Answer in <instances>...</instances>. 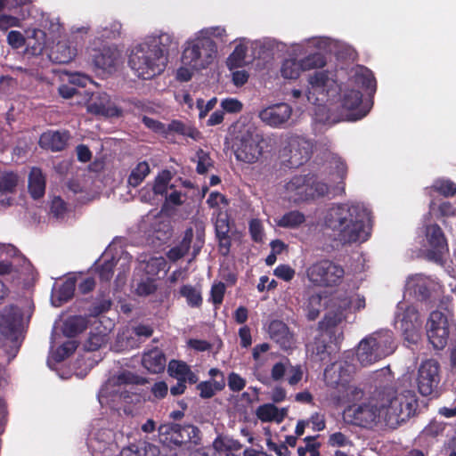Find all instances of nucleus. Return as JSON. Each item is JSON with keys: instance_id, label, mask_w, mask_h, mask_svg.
<instances>
[{"instance_id": "obj_1", "label": "nucleus", "mask_w": 456, "mask_h": 456, "mask_svg": "<svg viewBox=\"0 0 456 456\" xmlns=\"http://www.w3.org/2000/svg\"><path fill=\"white\" fill-rule=\"evenodd\" d=\"M370 213L359 205L339 204L329 210L325 225L342 245L366 241L370 236Z\"/></svg>"}, {"instance_id": "obj_2", "label": "nucleus", "mask_w": 456, "mask_h": 456, "mask_svg": "<svg viewBox=\"0 0 456 456\" xmlns=\"http://www.w3.org/2000/svg\"><path fill=\"white\" fill-rule=\"evenodd\" d=\"M379 395L381 396L383 420L392 428L413 416L419 405L416 394L411 390L396 395L393 388H384Z\"/></svg>"}, {"instance_id": "obj_3", "label": "nucleus", "mask_w": 456, "mask_h": 456, "mask_svg": "<svg viewBox=\"0 0 456 456\" xmlns=\"http://www.w3.org/2000/svg\"><path fill=\"white\" fill-rule=\"evenodd\" d=\"M167 61L156 45L143 42L132 50L128 64L138 77L151 79L165 70Z\"/></svg>"}, {"instance_id": "obj_4", "label": "nucleus", "mask_w": 456, "mask_h": 456, "mask_svg": "<svg viewBox=\"0 0 456 456\" xmlns=\"http://www.w3.org/2000/svg\"><path fill=\"white\" fill-rule=\"evenodd\" d=\"M395 349L393 331L380 330L360 342L356 355L360 363L367 366L392 354Z\"/></svg>"}, {"instance_id": "obj_5", "label": "nucleus", "mask_w": 456, "mask_h": 456, "mask_svg": "<svg viewBox=\"0 0 456 456\" xmlns=\"http://www.w3.org/2000/svg\"><path fill=\"white\" fill-rule=\"evenodd\" d=\"M217 53L216 42L208 37H196L186 43L183 51L182 62L194 70L208 68Z\"/></svg>"}, {"instance_id": "obj_6", "label": "nucleus", "mask_w": 456, "mask_h": 456, "mask_svg": "<svg viewBox=\"0 0 456 456\" xmlns=\"http://www.w3.org/2000/svg\"><path fill=\"white\" fill-rule=\"evenodd\" d=\"M344 275V268L329 259L317 261L306 269L307 279L317 287L338 286L341 283Z\"/></svg>"}, {"instance_id": "obj_7", "label": "nucleus", "mask_w": 456, "mask_h": 456, "mask_svg": "<svg viewBox=\"0 0 456 456\" xmlns=\"http://www.w3.org/2000/svg\"><path fill=\"white\" fill-rule=\"evenodd\" d=\"M264 138L255 128L249 127L235 137L233 151L238 160L255 163L263 153Z\"/></svg>"}, {"instance_id": "obj_8", "label": "nucleus", "mask_w": 456, "mask_h": 456, "mask_svg": "<svg viewBox=\"0 0 456 456\" xmlns=\"http://www.w3.org/2000/svg\"><path fill=\"white\" fill-rule=\"evenodd\" d=\"M453 322L441 311L435 310L429 314L426 323V334L428 342L435 350H443L448 345Z\"/></svg>"}, {"instance_id": "obj_9", "label": "nucleus", "mask_w": 456, "mask_h": 456, "mask_svg": "<svg viewBox=\"0 0 456 456\" xmlns=\"http://www.w3.org/2000/svg\"><path fill=\"white\" fill-rule=\"evenodd\" d=\"M158 430L160 442L168 447L181 446L191 442L196 444L200 438V430L193 425L166 423L161 424Z\"/></svg>"}, {"instance_id": "obj_10", "label": "nucleus", "mask_w": 456, "mask_h": 456, "mask_svg": "<svg viewBox=\"0 0 456 456\" xmlns=\"http://www.w3.org/2000/svg\"><path fill=\"white\" fill-rule=\"evenodd\" d=\"M345 416L352 425L362 428L371 427L376 423L377 419H383L381 396L379 395L376 404L368 403L349 406L345 411Z\"/></svg>"}, {"instance_id": "obj_11", "label": "nucleus", "mask_w": 456, "mask_h": 456, "mask_svg": "<svg viewBox=\"0 0 456 456\" xmlns=\"http://www.w3.org/2000/svg\"><path fill=\"white\" fill-rule=\"evenodd\" d=\"M313 153V143L299 135L289 137L287 145L283 149V156L287 157V166L289 168H297L306 163Z\"/></svg>"}, {"instance_id": "obj_12", "label": "nucleus", "mask_w": 456, "mask_h": 456, "mask_svg": "<svg viewBox=\"0 0 456 456\" xmlns=\"http://www.w3.org/2000/svg\"><path fill=\"white\" fill-rule=\"evenodd\" d=\"M440 364L435 359L424 361L419 370L417 384L420 395L428 396L433 394L440 383Z\"/></svg>"}, {"instance_id": "obj_13", "label": "nucleus", "mask_w": 456, "mask_h": 456, "mask_svg": "<svg viewBox=\"0 0 456 456\" xmlns=\"http://www.w3.org/2000/svg\"><path fill=\"white\" fill-rule=\"evenodd\" d=\"M425 235L430 247L427 250V258L436 264L443 262L444 255L448 252V243L442 228L437 224L426 226Z\"/></svg>"}, {"instance_id": "obj_14", "label": "nucleus", "mask_w": 456, "mask_h": 456, "mask_svg": "<svg viewBox=\"0 0 456 456\" xmlns=\"http://www.w3.org/2000/svg\"><path fill=\"white\" fill-rule=\"evenodd\" d=\"M406 288L418 300L428 302L432 300L434 294L438 292L441 286L428 276L414 274L408 278Z\"/></svg>"}, {"instance_id": "obj_15", "label": "nucleus", "mask_w": 456, "mask_h": 456, "mask_svg": "<svg viewBox=\"0 0 456 456\" xmlns=\"http://www.w3.org/2000/svg\"><path fill=\"white\" fill-rule=\"evenodd\" d=\"M292 115V108L284 102L268 106L258 113V118L272 127H281Z\"/></svg>"}, {"instance_id": "obj_16", "label": "nucleus", "mask_w": 456, "mask_h": 456, "mask_svg": "<svg viewBox=\"0 0 456 456\" xmlns=\"http://www.w3.org/2000/svg\"><path fill=\"white\" fill-rule=\"evenodd\" d=\"M310 175H294L286 184L285 191L289 200L294 203H299L311 200V179Z\"/></svg>"}, {"instance_id": "obj_17", "label": "nucleus", "mask_w": 456, "mask_h": 456, "mask_svg": "<svg viewBox=\"0 0 456 456\" xmlns=\"http://www.w3.org/2000/svg\"><path fill=\"white\" fill-rule=\"evenodd\" d=\"M341 107L348 111L349 120H359L370 111V107L362 106V94L359 90L350 89L344 92L341 96Z\"/></svg>"}, {"instance_id": "obj_18", "label": "nucleus", "mask_w": 456, "mask_h": 456, "mask_svg": "<svg viewBox=\"0 0 456 456\" xmlns=\"http://www.w3.org/2000/svg\"><path fill=\"white\" fill-rule=\"evenodd\" d=\"M267 332L270 338L282 350L291 349L295 345L294 333L282 321L273 320L268 325Z\"/></svg>"}, {"instance_id": "obj_19", "label": "nucleus", "mask_w": 456, "mask_h": 456, "mask_svg": "<svg viewBox=\"0 0 456 456\" xmlns=\"http://www.w3.org/2000/svg\"><path fill=\"white\" fill-rule=\"evenodd\" d=\"M88 111L106 118H118L123 114L122 109L112 102L108 94H102L89 103Z\"/></svg>"}, {"instance_id": "obj_20", "label": "nucleus", "mask_w": 456, "mask_h": 456, "mask_svg": "<svg viewBox=\"0 0 456 456\" xmlns=\"http://www.w3.org/2000/svg\"><path fill=\"white\" fill-rule=\"evenodd\" d=\"M69 139L68 131H47L41 134L39 145L52 151H61L66 148Z\"/></svg>"}, {"instance_id": "obj_21", "label": "nucleus", "mask_w": 456, "mask_h": 456, "mask_svg": "<svg viewBox=\"0 0 456 456\" xmlns=\"http://www.w3.org/2000/svg\"><path fill=\"white\" fill-rule=\"evenodd\" d=\"M22 320L20 309L15 305L6 306L0 314V329L4 334H14Z\"/></svg>"}, {"instance_id": "obj_22", "label": "nucleus", "mask_w": 456, "mask_h": 456, "mask_svg": "<svg viewBox=\"0 0 456 456\" xmlns=\"http://www.w3.org/2000/svg\"><path fill=\"white\" fill-rule=\"evenodd\" d=\"M166 356L164 353L159 349H151L142 355V363L145 369L151 373H160L166 367Z\"/></svg>"}, {"instance_id": "obj_23", "label": "nucleus", "mask_w": 456, "mask_h": 456, "mask_svg": "<svg viewBox=\"0 0 456 456\" xmlns=\"http://www.w3.org/2000/svg\"><path fill=\"white\" fill-rule=\"evenodd\" d=\"M118 54L115 49L104 47L93 55V62L98 69L110 70L117 65Z\"/></svg>"}, {"instance_id": "obj_24", "label": "nucleus", "mask_w": 456, "mask_h": 456, "mask_svg": "<svg viewBox=\"0 0 456 456\" xmlns=\"http://www.w3.org/2000/svg\"><path fill=\"white\" fill-rule=\"evenodd\" d=\"M28 191L34 200L41 199L45 192V177L39 167L31 168L28 175Z\"/></svg>"}, {"instance_id": "obj_25", "label": "nucleus", "mask_w": 456, "mask_h": 456, "mask_svg": "<svg viewBox=\"0 0 456 456\" xmlns=\"http://www.w3.org/2000/svg\"><path fill=\"white\" fill-rule=\"evenodd\" d=\"M193 229L192 227L187 228L184 232L182 240L178 245L172 247L167 252V257L171 262H176L179 259L183 258L190 250L191 245L193 239Z\"/></svg>"}, {"instance_id": "obj_26", "label": "nucleus", "mask_w": 456, "mask_h": 456, "mask_svg": "<svg viewBox=\"0 0 456 456\" xmlns=\"http://www.w3.org/2000/svg\"><path fill=\"white\" fill-rule=\"evenodd\" d=\"M172 133L190 137L194 141H199L201 137L200 132L196 127L187 125L178 119L172 120L166 126L165 138H168V135Z\"/></svg>"}, {"instance_id": "obj_27", "label": "nucleus", "mask_w": 456, "mask_h": 456, "mask_svg": "<svg viewBox=\"0 0 456 456\" xmlns=\"http://www.w3.org/2000/svg\"><path fill=\"white\" fill-rule=\"evenodd\" d=\"M76 56V49L71 48L67 42H58L51 50L49 57L54 63L66 64Z\"/></svg>"}, {"instance_id": "obj_28", "label": "nucleus", "mask_w": 456, "mask_h": 456, "mask_svg": "<svg viewBox=\"0 0 456 456\" xmlns=\"http://www.w3.org/2000/svg\"><path fill=\"white\" fill-rule=\"evenodd\" d=\"M86 318L75 315L69 317L63 324V334L68 338H74L87 328Z\"/></svg>"}, {"instance_id": "obj_29", "label": "nucleus", "mask_w": 456, "mask_h": 456, "mask_svg": "<svg viewBox=\"0 0 456 456\" xmlns=\"http://www.w3.org/2000/svg\"><path fill=\"white\" fill-rule=\"evenodd\" d=\"M345 319L344 309L339 306L325 314L323 319L319 322V328L326 332L331 331Z\"/></svg>"}, {"instance_id": "obj_30", "label": "nucleus", "mask_w": 456, "mask_h": 456, "mask_svg": "<svg viewBox=\"0 0 456 456\" xmlns=\"http://www.w3.org/2000/svg\"><path fill=\"white\" fill-rule=\"evenodd\" d=\"M225 382L223 379H213L198 383L196 388L200 391L202 399L212 398L216 392L224 390Z\"/></svg>"}, {"instance_id": "obj_31", "label": "nucleus", "mask_w": 456, "mask_h": 456, "mask_svg": "<svg viewBox=\"0 0 456 456\" xmlns=\"http://www.w3.org/2000/svg\"><path fill=\"white\" fill-rule=\"evenodd\" d=\"M322 309V297L320 293H314L308 297L304 311L308 321H315Z\"/></svg>"}, {"instance_id": "obj_32", "label": "nucleus", "mask_w": 456, "mask_h": 456, "mask_svg": "<svg viewBox=\"0 0 456 456\" xmlns=\"http://www.w3.org/2000/svg\"><path fill=\"white\" fill-rule=\"evenodd\" d=\"M150 45H156L160 53L167 58L170 51H177L178 43L174 41L169 34H161L158 38H153L147 42Z\"/></svg>"}, {"instance_id": "obj_33", "label": "nucleus", "mask_w": 456, "mask_h": 456, "mask_svg": "<svg viewBox=\"0 0 456 456\" xmlns=\"http://www.w3.org/2000/svg\"><path fill=\"white\" fill-rule=\"evenodd\" d=\"M151 168L146 161L139 162L131 171L127 183L130 186L135 188L139 186L146 176L150 174Z\"/></svg>"}, {"instance_id": "obj_34", "label": "nucleus", "mask_w": 456, "mask_h": 456, "mask_svg": "<svg viewBox=\"0 0 456 456\" xmlns=\"http://www.w3.org/2000/svg\"><path fill=\"white\" fill-rule=\"evenodd\" d=\"M354 82L367 91L376 92L377 81L373 73L369 69L365 68L357 71L354 75Z\"/></svg>"}, {"instance_id": "obj_35", "label": "nucleus", "mask_w": 456, "mask_h": 456, "mask_svg": "<svg viewBox=\"0 0 456 456\" xmlns=\"http://www.w3.org/2000/svg\"><path fill=\"white\" fill-rule=\"evenodd\" d=\"M305 221L303 213L297 210H292L285 213L279 220L276 221V224L282 228H297Z\"/></svg>"}, {"instance_id": "obj_36", "label": "nucleus", "mask_w": 456, "mask_h": 456, "mask_svg": "<svg viewBox=\"0 0 456 456\" xmlns=\"http://www.w3.org/2000/svg\"><path fill=\"white\" fill-rule=\"evenodd\" d=\"M19 183V176L12 171H4L0 173V193H13Z\"/></svg>"}, {"instance_id": "obj_37", "label": "nucleus", "mask_w": 456, "mask_h": 456, "mask_svg": "<svg viewBox=\"0 0 456 456\" xmlns=\"http://www.w3.org/2000/svg\"><path fill=\"white\" fill-rule=\"evenodd\" d=\"M77 280L75 277L66 279L56 290V297L61 303L70 300L76 289Z\"/></svg>"}, {"instance_id": "obj_38", "label": "nucleus", "mask_w": 456, "mask_h": 456, "mask_svg": "<svg viewBox=\"0 0 456 456\" xmlns=\"http://www.w3.org/2000/svg\"><path fill=\"white\" fill-rule=\"evenodd\" d=\"M302 72L299 61L287 59L282 62L281 74L286 79H297Z\"/></svg>"}, {"instance_id": "obj_39", "label": "nucleus", "mask_w": 456, "mask_h": 456, "mask_svg": "<svg viewBox=\"0 0 456 456\" xmlns=\"http://www.w3.org/2000/svg\"><path fill=\"white\" fill-rule=\"evenodd\" d=\"M302 71L320 69L326 65V58L321 53H311L299 61Z\"/></svg>"}, {"instance_id": "obj_40", "label": "nucleus", "mask_w": 456, "mask_h": 456, "mask_svg": "<svg viewBox=\"0 0 456 456\" xmlns=\"http://www.w3.org/2000/svg\"><path fill=\"white\" fill-rule=\"evenodd\" d=\"M180 295L186 298L188 305L191 307H200L202 305L200 292L190 284L180 288Z\"/></svg>"}, {"instance_id": "obj_41", "label": "nucleus", "mask_w": 456, "mask_h": 456, "mask_svg": "<svg viewBox=\"0 0 456 456\" xmlns=\"http://www.w3.org/2000/svg\"><path fill=\"white\" fill-rule=\"evenodd\" d=\"M432 190L444 197L456 195V183L449 179H437L431 186Z\"/></svg>"}, {"instance_id": "obj_42", "label": "nucleus", "mask_w": 456, "mask_h": 456, "mask_svg": "<svg viewBox=\"0 0 456 456\" xmlns=\"http://www.w3.org/2000/svg\"><path fill=\"white\" fill-rule=\"evenodd\" d=\"M197 167L196 172L199 175H205L208 171L214 167V160L211 159L209 152L203 149H199L196 151Z\"/></svg>"}, {"instance_id": "obj_43", "label": "nucleus", "mask_w": 456, "mask_h": 456, "mask_svg": "<svg viewBox=\"0 0 456 456\" xmlns=\"http://www.w3.org/2000/svg\"><path fill=\"white\" fill-rule=\"evenodd\" d=\"M279 409L273 403H265L257 407L256 411V417L262 422L275 421Z\"/></svg>"}, {"instance_id": "obj_44", "label": "nucleus", "mask_w": 456, "mask_h": 456, "mask_svg": "<svg viewBox=\"0 0 456 456\" xmlns=\"http://www.w3.org/2000/svg\"><path fill=\"white\" fill-rule=\"evenodd\" d=\"M77 343L76 340H68L61 344L53 354L55 362H61L71 355L77 349Z\"/></svg>"}, {"instance_id": "obj_45", "label": "nucleus", "mask_w": 456, "mask_h": 456, "mask_svg": "<svg viewBox=\"0 0 456 456\" xmlns=\"http://www.w3.org/2000/svg\"><path fill=\"white\" fill-rule=\"evenodd\" d=\"M117 265L115 257L104 260L98 267L97 273L101 281L109 282L114 274V268Z\"/></svg>"}, {"instance_id": "obj_46", "label": "nucleus", "mask_w": 456, "mask_h": 456, "mask_svg": "<svg viewBox=\"0 0 456 456\" xmlns=\"http://www.w3.org/2000/svg\"><path fill=\"white\" fill-rule=\"evenodd\" d=\"M308 82L314 91L323 92L329 82V77L325 71H315L309 77Z\"/></svg>"}, {"instance_id": "obj_47", "label": "nucleus", "mask_w": 456, "mask_h": 456, "mask_svg": "<svg viewBox=\"0 0 456 456\" xmlns=\"http://www.w3.org/2000/svg\"><path fill=\"white\" fill-rule=\"evenodd\" d=\"M189 369L190 366L183 361L172 360L168 364L169 375L176 379H183Z\"/></svg>"}, {"instance_id": "obj_48", "label": "nucleus", "mask_w": 456, "mask_h": 456, "mask_svg": "<svg viewBox=\"0 0 456 456\" xmlns=\"http://www.w3.org/2000/svg\"><path fill=\"white\" fill-rule=\"evenodd\" d=\"M313 178L311 179V200L318 197H323L329 192V186L323 182L317 181L314 174L308 173Z\"/></svg>"}, {"instance_id": "obj_49", "label": "nucleus", "mask_w": 456, "mask_h": 456, "mask_svg": "<svg viewBox=\"0 0 456 456\" xmlns=\"http://www.w3.org/2000/svg\"><path fill=\"white\" fill-rule=\"evenodd\" d=\"M106 343V335L101 333H91L84 344L86 351L94 352L101 348Z\"/></svg>"}, {"instance_id": "obj_50", "label": "nucleus", "mask_w": 456, "mask_h": 456, "mask_svg": "<svg viewBox=\"0 0 456 456\" xmlns=\"http://www.w3.org/2000/svg\"><path fill=\"white\" fill-rule=\"evenodd\" d=\"M227 384L232 392L239 393L245 388L247 382L240 374L232 371L227 377Z\"/></svg>"}, {"instance_id": "obj_51", "label": "nucleus", "mask_w": 456, "mask_h": 456, "mask_svg": "<svg viewBox=\"0 0 456 456\" xmlns=\"http://www.w3.org/2000/svg\"><path fill=\"white\" fill-rule=\"evenodd\" d=\"M225 293V285L224 282H217L212 285L210 290V298L212 303L218 306L223 303Z\"/></svg>"}, {"instance_id": "obj_52", "label": "nucleus", "mask_w": 456, "mask_h": 456, "mask_svg": "<svg viewBox=\"0 0 456 456\" xmlns=\"http://www.w3.org/2000/svg\"><path fill=\"white\" fill-rule=\"evenodd\" d=\"M249 233L255 242H262L264 239V228L259 219H252L249 222Z\"/></svg>"}, {"instance_id": "obj_53", "label": "nucleus", "mask_w": 456, "mask_h": 456, "mask_svg": "<svg viewBox=\"0 0 456 456\" xmlns=\"http://www.w3.org/2000/svg\"><path fill=\"white\" fill-rule=\"evenodd\" d=\"M67 204L61 197H54L50 205V213L56 218L63 217Z\"/></svg>"}, {"instance_id": "obj_54", "label": "nucleus", "mask_w": 456, "mask_h": 456, "mask_svg": "<svg viewBox=\"0 0 456 456\" xmlns=\"http://www.w3.org/2000/svg\"><path fill=\"white\" fill-rule=\"evenodd\" d=\"M142 122L147 128L165 137L167 126L164 123L147 116L142 118Z\"/></svg>"}, {"instance_id": "obj_55", "label": "nucleus", "mask_w": 456, "mask_h": 456, "mask_svg": "<svg viewBox=\"0 0 456 456\" xmlns=\"http://www.w3.org/2000/svg\"><path fill=\"white\" fill-rule=\"evenodd\" d=\"M401 329L404 338L411 343H415L417 340V331L414 324L411 322L406 321L404 318L401 322Z\"/></svg>"}, {"instance_id": "obj_56", "label": "nucleus", "mask_w": 456, "mask_h": 456, "mask_svg": "<svg viewBox=\"0 0 456 456\" xmlns=\"http://www.w3.org/2000/svg\"><path fill=\"white\" fill-rule=\"evenodd\" d=\"M112 302L110 298H102L94 303L90 309L91 315L98 316L108 312L111 307Z\"/></svg>"}, {"instance_id": "obj_57", "label": "nucleus", "mask_w": 456, "mask_h": 456, "mask_svg": "<svg viewBox=\"0 0 456 456\" xmlns=\"http://www.w3.org/2000/svg\"><path fill=\"white\" fill-rule=\"evenodd\" d=\"M273 273L279 279L289 281L294 278L296 273L289 265H280L274 269Z\"/></svg>"}, {"instance_id": "obj_58", "label": "nucleus", "mask_w": 456, "mask_h": 456, "mask_svg": "<svg viewBox=\"0 0 456 456\" xmlns=\"http://www.w3.org/2000/svg\"><path fill=\"white\" fill-rule=\"evenodd\" d=\"M328 443L332 447H344L346 445H352L351 440L342 432H335L331 434L329 437Z\"/></svg>"}, {"instance_id": "obj_59", "label": "nucleus", "mask_w": 456, "mask_h": 456, "mask_svg": "<svg viewBox=\"0 0 456 456\" xmlns=\"http://www.w3.org/2000/svg\"><path fill=\"white\" fill-rule=\"evenodd\" d=\"M221 106L223 108L224 112L226 111L228 113H239L242 110V103L233 98H226L222 101Z\"/></svg>"}, {"instance_id": "obj_60", "label": "nucleus", "mask_w": 456, "mask_h": 456, "mask_svg": "<svg viewBox=\"0 0 456 456\" xmlns=\"http://www.w3.org/2000/svg\"><path fill=\"white\" fill-rule=\"evenodd\" d=\"M216 234L225 235L230 232V222L226 215L219 214L216 221Z\"/></svg>"}, {"instance_id": "obj_61", "label": "nucleus", "mask_w": 456, "mask_h": 456, "mask_svg": "<svg viewBox=\"0 0 456 456\" xmlns=\"http://www.w3.org/2000/svg\"><path fill=\"white\" fill-rule=\"evenodd\" d=\"M207 204L209 208H218L221 204L228 206L229 201L224 194L218 191H212L207 200Z\"/></svg>"}, {"instance_id": "obj_62", "label": "nucleus", "mask_w": 456, "mask_h": 456, "mask_svg": "<svg viewBox=\"0 0 456 456\" xmlns=\"http://www.w3.org/2000/svg\"><path fill=\"white\" fill-rule=\"evenodd\" d=\"M335 172L338 175V177L341 180L339 182V183L342 184V191H345V182L344 180L346 179V175H347V166L346 164V162L341 159L340 158L335 159Z\"/></svg>"}, {"instance_id": "obj_63", "label": "nucleus", "mask_w": 456, "mask_h": 456, "mask_svg": "<svg viewBox=\"0 0 456 456\" xmlns=\"http://www.w3.org/2000/svg\"><path fill=\"white\" fill-rule=\"evenodd\" d=\"M216 102L217 100L216 97L210 99L206 104L204 103V100L199 99L197 101V107L200 110V118H205L208 113L215 108Z\"/></svg>"}, {"instance_id": "obj_64", "label": "nucleus", "mask_w": 456, "mask_h": 456, "mask_svg": "<svg viewBox=\"0 0 456 456\" xmlns=\"http://www.w3.org/2000/svg\"><path fill=\"white\" fill-rule=\"evenodd\" d=\"M7 42L13 48H20L25 43L23 35L17 30H12L7 35Z\"/></svg>"}]
</instances>
